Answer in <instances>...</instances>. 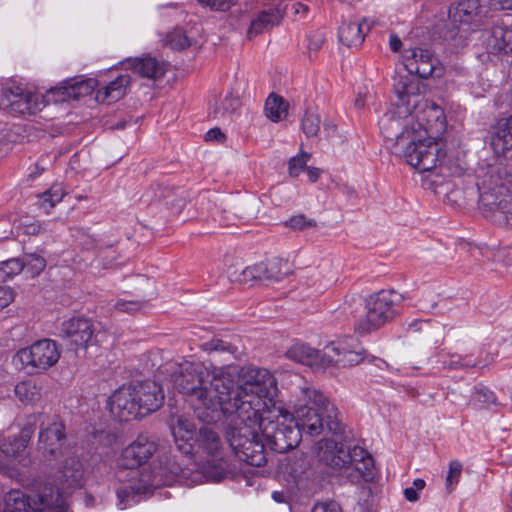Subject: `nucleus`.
<instances>
[{"label": "nucleus", "instance_id": "nucleus-39", "mask_svg": "<svg viewBox=\"0 0 512 512\" xmlns=\"http://www.w3.org/2000/svg\"><path fill=\"white\" fill-rule=\"evenodd\" d=\"M21 264H23V270L30 276H38L46 267L45 259L37 254H24L20 258Z\"/></svg>", "mask_w": 512, "mask_h": 512}, {"label": "nucleus", "instance_id": "nucleus-1", "mask_svg": "<svg viewBox=\"0 0 512 512\" xmlns=\"http://www.w3.org/2000/svg\"><path fill=\"white\" fill-rule=\"evenodd\" d=\"M261 397L259 430L269 448L284 453L295 448L302 434L318 436L328 431L341 434L343 424L338 409L318 389L303 386L294 395L293 412L277 406L274 397Z\"/></svg>", "mask_w": 512, "mask_h": 512}, {"label": "nucleus", "instance_id": "nucleus-55", "mask_svg": "<svg viewBox=\"0 0 512 512\" xmlns=\"http://www.w3.org/2000/svg\"><path fill=\"white\" fill-rule=\"evenodd\" d=\"M273 14L268 12H262L258 15V17L252 22L251 29L256 33L260 32L263 27L270 24L272 22Z\"/></svg>", "mask_w": 512, "mask_h": 512}, {"label": "nucleus", "instance_id": "nucleus-49", "mask_svg": "<svg viewBox=\"0 0 512 512\" xmlns=\"http://www.w3.org/2000/svg\"><path fill=\"white\" fill-rule=\"evenodd\" d=\"M228 276L230 281L237 282L244 285H254L255 280L253 279V274L250 266L245 267L241 271H233L228 272Z\"/></svg>", "mask_w": 512, "mask_h": 512}, {"label": "nucleus", "instance_id": "nucleus-40", "mask_svg": "<svg viewBox=\"0 0 512 512\" xmlns=\"http://www.w3.org/2000/svg\"><path fill=\"white\" fill-rule=\"evenodd\" d=\"M64 193L62 187L59 185L52 186L49 190L45 191L40 197V206L46 213L63 199Z\"/></svg>", "mask_w": 512, "mask_h": 512}, {"label": "nucleus", "instance_id": "nucleus-5", "mask_svg": "<svg viewBox=\"0 0 512 512\" xmlns=\"http://www.w3.org/2000/svg\"><path fill=\"white\" fill-rule=\"evenodd\" d=\"M394 90L397 96L395 108L386 112L379 120L383 137L402 145L411 136L414 118L411 107L417 108L421 100L420 82L409 76H400L395 80Z\"/></svg>", "mask_w": 512, "mask_h": 512}, {"label": "nucleus", "instance_id": "nucleus-7", "mask_svg": "<svg viewBox=\"0 0 512 512\" xmlns=\"http://www.w3.org/2000/svg\"><path fill=\"white\" fill-rule=\"evenodd\" d=\"M163 401L162 388L155 381L146 380L117 389L109 397L108 407L120 421H129L156 411Z\"/></svg>", "mask_w": 512, "mask_h": 512}, {"label": "nucleus", "instance_id": "nucleus-25", "mask_svg": "<svg viewBox=\"0 0 512 512\" xmlns=\"http://www.w3.org/2000/svg\"><path fill=\"white\" fill-rule=\"evenodd\" d=\"M97 86V80L93 78L84 80H72L65 82L59 87L53 88L49 94L54 97L55 101L63 102L76 100L83 96L89 95Z\"/></svg>", "mask_w": 512, "mask_h": 512}, {"label": "nucleus", "instance_id": "nucleus-47", "mask_svg": "<svg viewBox=\"0 0 512 512\" xmlns=\"http://www.w3.org/2000/svg\"><path fill=\"white\" fill-rule=\"evenodd\" d=\"M167 44L175 50H183L190 46V41L182 29H175L167 35Z\"/></svg>", "mask_w": 512, "mask_h": 512}, {"label": "nucleus", "instance_id": "nucleus-34", "mask_svg": "<svg viewBox=\"0 0 512 512\" xmlns=\"http://www.w3.org/2000/svg\"><path fill=\"white\" fill-rule=\"evenodd\" d=\"M4 512H34L29 496L20 490H11L5 497Z\"/></svg>", "mask_w": 512, "mask_h": 512}, {"label": "nucleus", "instance_id": "nucleus-31", "mask_svg": "<svg viewBox=\"0 0 512 512\" xmlns=\"http://www.w3.org/2000/svg\"><path fill=\"white\" fill-rule=\"evenodd\" d=\"M129 84L130 76L127 74L120 75L103 89L99 90L96 99L107 103L116 102L125 95L126 88Z\"/></svg>", "mask_w": 512, "mask_h": 512}, {"label": "nucleus", "instance_id": "nucleus-11", "mask_svg": "<svg viewBox=\"0 0 512 512\" xmlns=\"http://www.w3.org/2000/svg\"><path fill=\"white\" fill-rule=\"evenodd\" d=\"M425 133L412 127L411 136L401 145L405 147L407 163L421 172L435 168L446 155L441 140L425 136Z\"/></svg>", "mask_w": 512, "mask_h": 512}, {"label": "nucleus", "instance_id": "nucleus-17", "mask_svg": "<svg viewBox=\"0 0 512 512\" xmlns=\"http://www.w3.org/2000/svg\"><path fill=\"white\" fill-rule=\"evenodd\" d=\"M40 431L38 438V450L47 457L58 458L63 455V445L66 438L65 427L56 418H48L39 415Z\"/></svg>", "mask_w": 512, "mask_h": 512}, {"label": "nucleus", "instance_id": "nucleus-51", "mask_svg": "<svg viewBox=\"0 0 512 512\" xmlns=\"http://www.w3.org/2000/svg\"><path fill=\"white\" fill-rule=\"evenodd\" d=\"M198 2L212 10L226 11L237 3V0H198Z\"/></svg>", "mask_w": 512, "mask_h": 512}, {"label": "nucleus", "instance_id": "nucleus-38", "mask_svg": "<svg viewBox=\"0 0 512 512\" xmlns=\"http://www.w3.org/2000/svg\"><path fill=\"white\" fill-rule=\"evenodd\" d=\"M321 119L316 110L307 109L301 120V129L307 137H316L320 131Z\"/></svg>", "mask_w": 512, "mask_h": 512}, {"label": "nucleus", "instance_id": "nucleus-15", "mask_svg": "<svg viewBox=\"0 0 512 512\" xmlns=\"http://www.w3.org/2000/svg\"><path fill=\"white\" fill-rule=\"evenodd\" d=\"M364 358L365 352L359 343L353 337H346L326 345L321 362L326 367L335 365L345 368L360 364Z\"/></svg>", "mask_w": 512, "mask_h": 512}, {"label": "nucleus", "instance_id": "nucleus-44", "mask_svg": "<svg viewBox=\"0 0 512 512\" xmlns=\"http://www.w3.org/2000/svg\"><path fill=\"white\" fill-rule=\"evenodd\" d=\"M343 460H345V468L349 466H354L358 462L366 459V457H371V455L363 448L359 446H354L351 448L344 447V454H342Z\"/></svg>", "mask_w": 512, "mask_h": 512}, {"label": "nucleus", "instance_id": "nucleus-20", "mask_svg": "<svg viewBox=\"0 0 512 512\" xmlns=\"http://www.w3.org/2000/svg\"><path fill=\"white\" fill-rule=\"evenodd\" d=\"M156 448V443L152 439L146 435H139L123 449L118 463L123 468L136 469L156 452Z\"/></svg>", "mask_w": 512, "mask_h": 512}, {"label": "nucleus", "instance_id": "nucleus-14", "mask_svg": "<svg viewBox=\"0 0 512 512\" xmlns=\"http://www.w3.org/2000/svg\"><path fill=\"white\" fill-rule=\"evenodd\" d=\"M44 106L43 97L37 93L13 85L4 87L0 95V107L14 115H32Z\"/></svg>", "mask_w": 512, "mask_h": 512}, {"label": "nucleus", "instance_id": "nucleus-33", "mask_svg": "<svg viewBox=\"0 0 512 512\" xmlns=\"http://www.w3.org/2000/svg\"><path fill=\"white\" fill-rule=\"evenodd\" d=\"M489 45L498 52L512 51V29L494 26L491 30Z\"/></svg>", "mask_w": 512, "mask_h": 512}, {"label": "nucleus", "instance_id": "nucleus-3", "mask_svg": "<svg viewBox=\"0 0 512 512\" xmlns=\"http://www.w3.org/2000/svg\"><path fill=\"white\" fill-rule=\"evenodd\" d=\"M276 394V379L267 369L248 368L234 393L231 410L223 413L227 442L239 460L251 466L261 467L267 462L266 443L259 430L261 397Z\"/></svg>", "mask_w": 512, "mask_h": 512}, {"label": "nucleus", "instance_id": "nucleus-4", "mask_svg": "<svg viewBox=\"0 0 512 512\" xmlns=\"http://www.w3.org/2000/svg\"><path fill=\"white\" fill-rule=\"evenodd\" d=\"M169 370L173 387L188 398L200 420L218 422L231 410L233 380L223 368L214 367L210 372L204 363L185 360L170 364Z\"/></svg>", "mask_w": 512, "mask_h": 512}, {"label": "nucleus", "instance_id": "nucleus-58", "mask_svg": "<svg viewBox=\"0 0 512 512\" xmlns=\"http://www.w3.org/2000/svg\"><path fill=\"white\" fill-rule=\"evenodd\" d=\"M250 268H251V271L253 274V279L255 280V283L266 281L263 262L251 265Z\"/></svg>", "mask_w": 512, "mask_h": 512}, {"label": "nucleus", "instance_id": "nucleus-57", "mask_svg": "<svg viewBox=\"0 0 512 512\" xmlns=\"http://www.w3.org/2000/svg\"><path fill=\"white\" fill-rule=\"evenodd\" d=\"M13 300V290L8 286H0V310L7 307Z\"/></svg>", "mask_w": 512, "mask_h": 512}, {"label": "nucleus", "instance_id": "nucleus-29", "mask_svg": "<svg viewBox=\"0 0 512 512\" xmlns=\"http://www.w3.org/2000/svg\"><path fill=\"white\" fill-rule=\"evenodd\" d=\"M83 464L76 455H70L65 459L62 467V478L67 488H79L83 484Z\"/></svg>", "mask_w": 512, "mask_h": 512}, {"label": "nucleus", "instance_id": "nucleus-21", "mask_svg": "<svg viewBox=\"0 0 512 512\" xmlns=\"http://www.w3.org/2000/svg\"><path fill=\"white\" fill-rule=\"evenodd\" d=\"M170 429L177 448L183 454H192L198 436L195 423L184 414H174L170 417Z\"/></svg>", "mask_w": 512, "mask_h": 512}, {"label": "nucleus", "instance_id": "nucleus-6", "mask_svg": "<svg viewBox=\"0 0 512 512\" xmlns=\"http://www.w3.org/2000/svg\"><path fill=\"white\" fill-rule=\"evenodd\" d=\"M511 175L503 167H492L477 184L479 209L494 224L512 228Z\"/></svg>", "mask_w": 512, "mask_h": 512}, {"label": "nucleus", "instance_id": "nucleus-8", "mask_svg": "<svg viewBox=\"0 0 512 512\" xmlns=\"http://www.w3.org/2000/svg\"><path fill=\"white\" fill-rule=\"evenodd\" d=\"M194 451L201 461V472L209 480L219 482L231 473L224 445L219 434L209 427H201L194 442Z\"/></svg>", "mask_w": 512, "mask_h": 512}, {"label": "nucleus", "instance_id": "nucleus-23", "mask_svg": "<svg viewBox=\"0 0 512 512\" xmlns=\"http://www.w3.org/2000/svg\"><path fill=\"white\" fill-rule=\"evenodd\" d=\"M93 333V323L87 318H71L63 322L61 326L62 337L77 347H87L92 340Z\"/></svg>", "mask_w": 512, "mask_h": 512}, {"label": "nucleus", "instance_id": "nucleus-43", "mask_svg": "<svg viewBox=\"0 0 512 512\" xmlns=\"http://www.w3.org/2000/svg\"><path fill=\"white\" fill-rule=\"evenodd\" d=\"M309 159L310 154L304 151H300L298 155L292 157L288 165L289 175L298 177L307 168Z\"/></svg>", "mask_w": 512, "mask_h": 512}, {"label": "nucleus", "instance_id": "nucleus-27", "mask_svg": "<svg viewBox=\"0 0 512 512\" xmlns=\"http://www.w3.org/2000/svg\"><path fill=\"white\" fill-rule=\"evenodd\" d=\"M342 454H344V445L332 439H322L317 443V457L331 468H345Z\"/></svg>", "mask_w": 512, "mask_h": 512}, {"label": "nucleus", "instance_id": "nucleus-26", "mask_svg": "<svg viewBox=\"0 0 512 512\" xmlns=\"http://www.w3.org/2000/svg\"><path fill=\"white\" fill-rule=\"evenodd\" d=\"M371 26L372 22L367 18H363L361 21L344 22L339 28V40L349 48H357L364 42Z\"/></svg>", "mask_w": 512, "mask_h": 512}, {"label": "nucleus", "instance_id": "nucleus-61", "mask_svg": "<svg viewBox=\"0 0 512 512\" xmlns=\"http://www.w3.org/2000/svg\"><path fill=\"white\" fill-rule=\"evenodd\" d=\"M369 95V92L367 90V88H364L363 91L360 90L358 92V95L355 99V107L358 108V109H361L365 106V101H366V97Z\"/></svg>", "mask_w": 512, "mask_h": 512}, {"label": "nucleus", "instance_id": "nucleus-19", "mask_svg": "<svg viewBox=\"0 0 512 512\" xmlns=\"http://www.w3.org/2000/svg\"><path fill=\"white\" fill-rule=\"evenodd\" d=\"M34 512H62L64 498L59 489L49 482H36L29 495Z\"/></svg>", "mask_w": 512, "mask_h": 512}, {"label": "nucleus", "instance_id": "nucleus-13", "mask_svg": "<svg viewBox=\"0 0 512 512\" xmlns=\"http://www.w3.org/2000/svg\"><path fill=\"white\" fill-rule=\"evenodd\" d=\"M487 16V8L479 0H462L449 9V18L457 33H452L455 37L460 33L463 38L466 34L475 31L482 24Z\"/></svg>", "mask_w": 512, "mask_h": 512}, {"label": "nucleus", "instance_id": "nucleus-2", "mask_svg": "<svg viewBox=\"0 0 512 512\" xmlns=\"http://www.w3.org/2000/svg\"><path fill=\"white\" fill-rule=\"evenodd\" d=\"M276 394V379L267 369L248 368L234 393L231 410L223 413L227 442L239 460L251 466L261 467L267 462L266 443L259 430L261 397Z\"/></svg>", "mask_w": 512, "mask_h": 512}, {"label": "nucleus", "instance_id": "nucleus-16", "mask_svg": "<svg viewBox=\"0 0 512 512\" xmlns=\"http://www.w3.org/2000/svg\"><path fill=\"white\" fill-rule=\"evenodd\" d=\"M414 118L415 131L426 132L425 136L441 140L446 129V117L443 109L421 96L417 108L411 107Z\"/></svg>", "mask_w": 512, "mask_h": 512}, {"label": "nucleus", "instance_id": "nucleus-62", "mask_svg": "<svg viewBox=\"0 0 512 512\" xmlns=\"http://www.w3.org/2000/svg\"><path fill=\"white\" fill-rule=\"evenodd\" d=\"M492 5L500 10H512V0H491Z\"/></svg>", "mask_w": 512, "mask_h": 512}, {"label": "nucleus", "instance_id": "nucleus-9", "mask_svg": "<svg viewBox=\"0 0 512 512\" xmlns=\"http://www.w3.org/2000/svg\"><path fill=\"white\" fill-rule=\"evenodd\" d=\"M178 475L186 476V472L175 457L168 455L160 457L158 466L154 467L153 478L149 482L138 485L133 483L123 484L117 489V506L119 509H126L132 503H136L138 501L136 498L146 493L150 486L169 485Z\"/></svg>", "mask_w": 512, "mask_h": 512}, {"label": "nucleus", "instance_id": "nucleus-45", "mask_svg": "<svg viewBox=\"0 0 512 512\" xmlns=\"http://www.w3.org/2000/svg\"><path fill=\"white\" fill-rule=\"evenodd\" d=\"M23 270L20 258H11L0 263V278L6 280Z\"/></svg>", "mask_w": 512, "mask_h": 512}, {"label": "nucleus", "instance_id": "nucleus-35", "mask_svg": "<svg viewBox=\"0 0 512 512\" xmlns=\"http://www.w3.org/2000/svg\"><path fill=\"white\" fill-rule=\"evenodd\" d=\"M14 391L19 401L24 404H35L41 398V388L31 380L19 382Z\"/></svg>", "mask_w": 512, "mask_h": 512}, {"label": "nucleus", "instance_id": "nucleus-46", "mask_svg": "<svg viewBox=\"0 0 512 512\" xmlns=\"http://www.w3.org/2000/svg\"><path fill=\"white\" fill-rule=\"evenodd\" d=\"M200 349L207 353L212 352H227L234 353L235 348L229 342L223 341L218 338H213L209 341L203 342L200 344Z\"/></svg>", "mask_w": 512, "mask_h": 512}, {"label": "nucleus", "instance_id": "nucleus-12", "mask_svg": "<svg viewBox=\"0 0 512 512\" xmlns=\"http://www.w3.org/2000/svg\"><path fill=\"white\" fill-rule=\"evenodd\" d=\"M60 350L55 341L42 339L31 346L17 351L13 362L21 368H30L37 371H46L53 367L60 359Z\"/></svg>", "mask_w": 512, "mask_h": 512}, {"label": "nucleus", "instance_id": "nucleus-41", "mask_svg": "<svg viewBox=\"0 0 512 512\" xmlns=\"http://www.w3.org/2000/svg\"><path fill=\"white\" fill-rule=\"evenodd\" d=\"M171 191L169 188L164 187L160 184L152 185L141 197V200L145 204H152L162 199L167 198Z\"/></svg>", "mask_w": 512, "mask_h": 512}, {"label": "nucleus", "instance_id": "nucleus-48", "mask_svg": "<svg viewBox=\"0 0 512 512\" xmlns=\"http://www.w3.org/2000/svg\"><path fill=\"white\" fill-rule=\"evenodd\" d=\"M462 473V464L457 460H452L449 463V471L446 476L445 484L446 489L450 493L454 487L458 484Z\"/></svg>", "mask_w": 512, "mask_h": 512}, {"label": "nucleus", "instance_id": "nucleus-24", "mask_svg": "<svg viewBox=\"0 0 512 512\" xmlns=\"http://www.w3.org/2000/svg\"><path fill=\"white\" fill-rule=\"evenodd\" d=\"M488 144L496 156H505L512 149V116L499 119L490 127Z\"/></svg>", "mask_w": 512, "mask_h": 512}, {"label": "nucleus", "instance_id": "nucleus-10", "mask_svg": "<svg viewBox=\"0 0 512 512\" xmlns=\"http://www.w3.org/2000/svg\"><path fill=\"white\" fill-rule=\"evenodd\" d=\"M403 296L395 290H380L366 300V315L355 325L360 334L370 333L391 321L398 312Z\"/></svg>", "mask_w": 512, "mask_h": 512}, {"label": "nucleus", "instance_id": "nucleus-28", "mask_svg": "<svg viewBox=\"0 0 512 512\" xmlns=\"http://www.w3.org/2000/svg\"><path fill=\"white\" fill-rule=\"evenodd\" d=\"M134 72L142 77L150 79H159L163 77L166 71V64L159 62L155 58L147 56L128 61Z\"/></svg>", "mask_w": 512, "mask_h": 512}, {"label": "nucleus", "instance_id": "nucleus-30", "mask_svg": "<svg viewBox=\"0 0 512 512\" xmlns=\"http://www.w3.org/2000/svg\"><path fill=\"white\" fill-rule=\"evenodd\" d=\"M286 355L289 359L304 365H320L326 368V364L321 362L322 353L303 343L294 344Z\"/></svg>", "mask_w": 512, "mask_h": 512}, {"label": "nucleus", "instance_id": "nucleus-22", "mask_svg": "<svg viewBox=\"0 0 512 512\" xmlns=\"http://www.w3.org/2000/svg\"><path fill=\"white\" fill-rule=\"evenodd\" d=\"M32 432L24 428L19 437L4 440L0 445V469L10 477H18V473L9 468L14 461L25 452Z\"/></svg>", "mask_w": 512, "mask_h": 512}, {"label": "nucleus", "instance_id": "nucleus-52", "mask_svg": "<svg viewBox=\"0 0 512 512\" xmlns=\"http://www.w3.org/2000/svg\"><path fill=\"white\" fill-rule=\"evenodd\" d=\"M473 400L476 405L490 404L495 402V395L492 391L481 388L477 389L473 394Z\"/></svg>", "mask_w": 512, "mask_h": 512}, {"label": "nucleus", "instance_id": "nucleus-32", "mask_svg": "<svg viewBox=\"0 0 512 512\" xmlns=\"http://www.w3.org/2000/svg\"><path fill=\"white\" fill-rule=\"evenodd\" d=\"M265 115L273 122L282 121L288 114V103L275 93H271L265 102Z\"/></svg>", "mask_w": 512, "mask_h": 512}, {"label": "nucleus", "instance_id": "nucleus-36", "mask_svg": "<svg viewBox=\"0 0 512 512\" xmlns=\"http://www.w3.org/2000/svg\"><path fill=\"white\" fill-rule=\"evenodd\" d=\"M263 264L266 281H280L290 272L288 262L283 259L273 258Z\"/></svg>", "mask_w": 512, "mask_h": 512}, {"label": "nucleus", "instance_id": "nucleus-50", "mask_svg": "<svg viewBox=\"0 0 512 512\" xmlns=\"http://www.w3.org/2000/svg\"><path fill=\"white\" fill-rule=\"evenodd\" d=\"M374 461L372 456L366 457L362 461L358 462L353 468L359 473L364 480H369L373 476Z\"/></svg>", "mask_w": 512, "mask_h": 512}, {"label": "nucleus", "instance_id": "nucleus-64", "mask_svg": "<svg viewBox=\"0 0 512 512\" xmlns=\"http://www.w3.org/2000/svg\"><path fill=\"white\" fill-rule=\"evenodd\" d=\"M404 495H405V498L409 501V502H415L416 500H418L419 498V495H418V492L416 491V489L414 487H408L404 490Z\"/></svg>", "mask_w": 512, "mask_h": 512}, {"label": "nucleus", "instance_id": "nucleus-63", "mask_svg": "<svg viewBox=\"0 0 512 512\" xmlns=\"http://www.w3.org/2000/svg\"><path fill=\"white\" fill-rule=\"evenodd\" d=\"M307 176L310 182H316L321 175V170L315 167H307Z\"/></svg>", "mask_w": 512, "mask_h": 512}, {"label": "nucleus", "instance_id": "nucleus-56", "mask_svg": "<svg viewBox=\"0 0 512 512\" xmlns=\"http://www.w3.org/2000/svg\"><path fill=\"white\" fill-rule=\"evenodd\" d=\"M311 512H342V510L336 502L329 501L315 504Z\"/></svg>", "mask_w": 512, "mask_h": 512}, {"label": "nucleus", "instance_id": "nucleus-59", "mask_svg": "<svg viewBox=\"0 0 512 512\" xmlns=\"http://www.w3.org/2000/svg\"><path fill=\"white\" fill-rule=\"evenodd\" d=\"M271 497L276 503L279 504L288 503L290 500V494L287 490L273 491Z\"/></svg>", "mask_w": 512, "mask_h": 512}, {"label": "nucleus", "instance_id": "nucleus-42", "mask_svg": "<svg viewBox=\"0 0 512 512\" xmlns=\"http://www.w3.org/2000/svg\"><path fill=\"white\" fill-rule=\"evenodd\" d=\"M17 235H38L43 228L40 223L30 217H24L15 225Z\"/></svg>", "mask_w": 512, "mask_h": 512}, {"label": "nucleus", "instance_id": "nucleus-53", "mask_svg": "<svg viewBox=\"0 0 512 512\" xmlns=\"http://www.w3.org/2000/svg\"><path fill=\"white\" fill-rule=\"evenodd\" d=\"M286 225L296 230H302L306 227L315 226V221L312 219H307L304 215H296L291 217L286 222Z\"/></svg>", "mask_w": 512, "mask_h": 512}, {"label": "nucleus", "instance_id": "nucleus-37", "mask_svg": "<svg viewBox=\"0 0 512 512\" xmlns=\"http://www.w3.org/2000/svg\"><path fill=\"white\" fill-rule=\"evenodd\" d=\"M440 363L444 368L457 370L463 368L475 367L478 362L470 356H461L459 354H441L439 358Z\"/></svg>", "mask_w": 512, "mask_h": 512}, {"label": "nucleus", "instance_id": "nucleus-60", "mask_svg": "<svg viewBox=\"0 0 512 512\" xmlns=\"http://www.w3.org/2000/svg\"><path fill=\"white\" fill-rule=\"evenodd\" d=\"M205 139L209 141H221L224 139V134L221 132L219 128H212L205 134Z\"/></svg>", "mask_w": 512, "mask_h": 512}, {"label": "nucleus", "instance_id": "nucleus-54", "mask_svg": "<svg viewBox=\"0 0 512 512\" xmlns=\"http://www.w3.org/2000/svg\"><path fill=\"white\" fill-rule=\"evenodd\" d=\"M143 303L139 301H132V300H118L115 304V308L122 312H135L143 307Z\"/></svg>", "mask_w": 512, "mask_h": 512}, {"label": "nucleus", "instance_id": "nucleus-18", "mask_svg": "<svg viewBox=\"0 0 512 512\" xmlns=\"http://www.w3.org/2000/svg\"><path fill=\"white\" fill-rule=\"evenodd\" d=\"M403 64L409 74H417L421 78L440 77L443 69L438 59L428 49H407L403 53Z\"/></svg>", "mask_w": 512, "mask_h": 512}]
</instances>
